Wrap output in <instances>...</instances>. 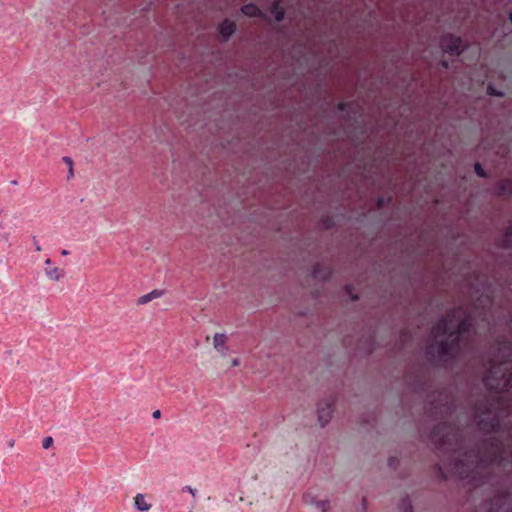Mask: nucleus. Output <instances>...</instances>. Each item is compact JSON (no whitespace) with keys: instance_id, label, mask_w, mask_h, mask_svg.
<instances>
[{"instance_id":"5","label":"nucleus","mask_w":512,"mask_h":512,"mask_svg":"<svg viewBox=\"0 0 512 512\" xmlns=\"http://www.w3.org/2000/svg\"><path fill=\"white\" fill-rule=\"evenodd\" d=\"M510 494L507 490L500 491L493 499L491 503V511L495 512H508L506 504L509 501Z\"/></svg>"},{"instance_id":"10","label":"nucleus","mask_w":512,"mask_h":512,"mask_svg":"<svg viewBox=\"0 0 512 512\" xmlns=\"http://www.w3.org/2000/svg\"><path fill=\"white\" fill-rule=\"evenodd\" d=\"M241 12L249 17H261L262 11L253 3L246 4L241 7Z\"/></svg>"},{"instance_id":"35","label":"nucleus","mask_w":512,"mask_h":512,"mask_svg":"<svg viewBox=\"0 0 512 512\" xmlns=\"http://www.w3.org/2000/svg\"><path fill=\"white\" fill-rule=\"evenodd\" d=\"M2 238H4V239H6V240H7V239H8V234H7V233L3 234V235H2Z\"/></svg>"},{"instance_id":"6","label":"nucleus","mask_w":512,"mask_h":512,"mask_svg":"<svg viewBox=\"0 0 512 512\" xmlns=\"http://www.w3.org/2000/svg\"><path fill=\"white\" fill-rule=\"evenodd\" d=\"M495 189L497 195L512 198V180L502 179L498 181Z\"/></svg>"},{"instance_id":"12","label":"nucleus","mask_w":512,"mask_h":512,"mask_svg":"<svg viewBox=\"0 0 512 512\" xmlns=\"http://www.w3.org/2000/svg\"><path fill=\"white\" fill-rule=\"evenodd\" d=\"M45 274L49 279L54 280V281H59L64 276L63 270H60L57 267H53V268L47 267L45 269Z\"/></svg>"},{"instance_id":"19","label":"nucleus","mask_w":512,"mask_h":512,"mask_svg":"<svg viewBox=\"0 0 512 512\" xmlns=\"http://www.w3.org/2000/svg\"><path fill=\"white\" fill-rule=\"evenodd\" d=\"M313 276H314L315 278H320V277H321V278H323L324 280H326V279H327V275L321 276V275L319 274L318 266H315V267H314V270H313Z\"/></svg>"},{"instance_id":"24","label":"nucleus","mask_w":512,"mask_h":512,"mask_svg":"<svg viewBox=\"0 0 512 512\" xmlns=\"http://www.w3.org/2000/svg\"><path fill=\"white\" fill-rule=\"evenodd\" d=\"M345 106H346V103H345V102H340V103L338 104V109L342 111V110H344V109H345Z\"/></svg>"},{"instance_id":"2","label":"nucleus","mask_w":512,"mask_h":512,"mask_svg":"<svg viewBox=\"0 0 512 512\" xmlns=\"http://www.w3.org/2000/svg\"><path fill=\"white\" fill-rule=\"evenodd\" d=\"M474 325L472 315L463 308L453 309L431 330L426 348L428 360L436 366L447 367L468 346V337Z\"/></svg>"},{"instance_id":"32","label":"nucleus","mask_w":512,"mask_h":512,"mask_svg":"<svg viewBox=\"0 0 512 512\" xmlns=\"http://www.w3.org/2000/svg\"><path fill=\"white\" fill-rule=\"evenodd\" d=\"M325 503L324 502H321V507H322V511L325 512Z\"/></svg>"},{"instance_id":"38","label":"nucleus","mask_w":512,"mask_h":512,"mask_svg":"<svg viewBox=\"0 0 512 512\" xmlns=\"http://www.w3.org/2000/svg\"><path fill=\"white\" fill-rule=\"evenodd\" d=\"M389 464L392 465L393 464V458H390L389 459Z\"/></svg>"},{"instance_id":"30","label":"nucleus","mask_w":512,"mask_h":512,"mask_svg":"<svg viewBox=\"0 0 512 512\" xmlns=\"http://www.w3.org/2000/svg\"><path fill=\"white\" fill-rule=\"evenodd\" d=\"M45 264L46 265H50L51 264V259L50 258L46 259Z\"/></svg>"},{"instance_id":"14","label":"nucleus","mask_w":512,"mask_h":512,"mask_svg":"<svg viewBox=\"0 0 512 512\" xmlns=\"http://www.w3.org/2000/svg\"><path fill=\"white\" fill-rule=\"evenodd\" d=\"M225 343H226L225 334H222V333L215 334V336L213 338V345H214L215 349H217L218 351H222L225 347Z\"/></svg>"},{"instance_id":"13","label":"nucleus","mask_w":512,"mask_h":512,"mask_svg":"<svg viewBox=\"0 0 512 512\" xmlns=\"http://www.w3.org/2000/svg\"><path fill=\"white\" fill-rule=\"evenodd\" d=\"M162 294L163 292L160 290H153L150 293L141 296L137 303L140 305L146 304L155 298H159Z\"/></svg>"},{"instance_id":"33","label":"nucleus","mask_w":512,"mask_h":512,"mask_svg":"<svg viewBox=\"0 0 512 512\" xmlns=\"http://www.w3.org/2000/svg\"><path fill=\"white\" fill-rule=\"evenodd\" d=\"M439 471L441 472V474L443 475L444 478H446V475H444V472L442 471V468L439 466Z\"/></svg>"},{"instance_id":"4","label":"nucleus","mask_w":512,"mask_h":512,"mask_svg":"<svg viewBox=\"0 0 512 512\" xmlns=\"http://www.w3.org/2000/svg\"><path fill=\"white\" fill-rule=\"evenodd\" d=\"M334 407V399L330 398L324 403L319 404L318 407V419L321 426L326 425L331 419Z\"/></svg>"},{"instance_id":"28","label":"nucleus","mask_w":512,"mask_h":512,"mask_svg":"<svg viewBox=\"0 0 512 512\" xmlns=\"http://www.w3.org/2000/svg\"><path fill=\"white\" fill-rule=\"evenodd\" d=\"M61 254H62L63 256H66V255H68V254H69V251H68V250H66V249H64V250H62V251H61Z\"/></svg>"},{"instance_id":"18","label":"nucleus","mask_w":512,"mask_h":512,"mask_svg":"<svg viewBox=\"0 0 512 512\" xmlns=\"http://www.w3.org/2000/svg\"><path fill=\"white\" fill-rule=\"evenodd\" d=\"M62 160L68 166V168L73 166V160L69 156H64Z\"/></svg>"},{"instance_id":"26","label":"nucleus","mask_w":512,"mask_h":512,"mask_svg":"<svg viewBox=\"0 0 512 512\" xmlns=\"http://www.w3.org/2000/svg\"><path fill=\"white\" fill-rule=\"evenodd\" d=\"M68 170H69V175H68V179H69L70 177L73 176V166L69 167Z\"/></svg>"},{"instance_id":"34","label":"nucleus","mask_w":512,"mask_h":512,"mask_svg":"<svg viewBox=\"0 0 512 512\" xmlns=\"http://www.w3.org/2000/svg\"><path fill=\"white\" fill-rule=\"evenodd\" d=\"M11 184H12V185H17V184H18V181H17V180H13V181H11Z\"/></svg>"},{"instance_id":"21","label":"nucleus","mask_w":512,"mask_h":512,"mask_svg":"<svg viewBox=\"0 0 512 512\" xmlns=\"http://www.w3.org/2000/svg\"><path fill=\"white\" fill-rule=\"evenodd\" d=\"M184 490L188 491L189 494H191L193 497L196 495V489L192 488L191 486L184 487Z\"/></svg>"},{"instance_id":"37","label":"nucleus","mask_w":512,"mask_h":512,"mask_svg":"<svg viewBox=\"0 0 512 512\" xmlns=\"http://www.w3.org/2000/svg\"><path fill=\"white\" fill-rule=\"evenodd\" d=\"M346 289H347V292H348L349 294H351L350 286H346Z\"/></svg>"},{"instance_id":"27","label":"nucleus","mask_w":512,"mask_h":512,"mask_svg":"<svg viewBox=\"0 0 512 512\" xmlns=\"http://www.w3.org/2000/svg\"><path fill=\"white\" fill-rule=\"evenodd\" d=\"M240 364L239 360L238 359H234L232 361V366H238Z\"/></svg>"},{"instance_id":"9","label":"nucleus","mask_w":512,"mask_h":512,"mask_svg":"<svg viewBox=\"0 0 512 512\" xmlns=\"http://www.w3.org/2000/svg\"><path fill=\"white\" fill-rule=\"evenodd\" d=\"M135 507L141 512H147L152 507V504L147 501V498L143 494H137L134 497Z\"/></svg>"},{"instance_id":"3","label":"nucleus","mask_w":512,"mask_h":512,"mask_svg":"<svg viewBox=\"0 0 512 512\" xmlns=\"http://www.w3.org/2000/svg\"><path fill=\"white\" fill-rule=\"evenodd\" d=\"M442 50L451 55H460L463 50V41L453 34H446L440 40Z\"/></svg>"},{"instance_id":"15","label":"nucleus","mask_w":512,"mask_h":512,"mask_svg":"<svg viewBox=\"0 0 512 512\" xmlns=\"http://www.w3.org/2000/svg\"><path fill=\"white\" fill-rule=\"evenodd\" d=\"M401 512H413L412 504L409 499H403L401 505Z\"/></svg>"},{"instance_id":"11","label":"nucleus","mask_w":512,"mask_h":512,"mask_svg":"<svg viewBox=\"0 0 512 512\" xmlns=\"http://www.w3.org/2000/svg\"><path fill=\"white\" fill-rule=\"evenodd\" d=\"M270 13L274 16L277 22H280L285 17V11L280 5V0H275L270 8Z\"/></svg>"},{"instance_id":"20","label":"nucleus","mask_w":512,"mask_h":512,"mask_svg":"<svg viewBox=\"0 0 512 512\" xmlns=\"http://www.w3.org/2000/svg\"><path fill=\"white\" fill-rule=\"evenodd\" d=\"M488 92L490 95H493V96H502V93L500 92H497L494 88L492 87H489L488 88Z\"/></svg>"},{"instance_id":"8","label":"nucleus","mask_w":512,"mask_h":512,"mask_svg":"<svg viewBox=\"0 0 512 512\" xmlns=\"http://www.w3.org/2000/svg\"><path fill=\"white\" fill-rule=\"evenodd\" d=\"M498 245L503 249L512 248V225L507 227L504 234L500 237Z\"/></svg>"},{"instance_id":"23","label":"nucleus","mask_w":512,"mask_h":512,"mask_svg":"<svg viewBox=\"0 0 512 512\" xmlns=\"http://www.w3.org/2000/svg\"><path fill=\"white\" fill-rule=\"evenodd\" d=\"M152 416L153 418L155 419H159L161 417V411L160 410H155L153 413H152Z\"/></svg>"},{"instance_id":"16","label":"nucleus","mask_w":512,"mask_h":512,"mask_svg":"<svg viewBox=\"0 0 512 512\" xmlns=\"http://www.w3.org/2000/svg\"><path fill=\"white\" fill-rule=\"evenodd\" d=\"M474 169H475V173L477 176L482 177V178L486 177V172L483 169V167L481 166V164L476 163L474 166Z\"/></svg>"},{"instance_id":"22","label":"nucleus","mask_w":512,"mask_h":512,"mask_svg":"<svg viewBox=\"0 0 512 512\" xmlns=\"http://www.w3.org/2000/svg\"><path fill=\"white\" fill-rule=\"evenodd\" d=\"M33 242H34V246H35V250L36 251H41V246L39 245L38 241L36 240V237H33Z\"/></svg>"},{"instance_id":"29","label":"nucleus","mask_w":512,"mask_h":512,"mask_svg":"<svg viewBox=\"0 0 512 512\" xmlns=\"http://www.w3.org/2000/svg\"><path fill=\"white\" fill-rule=\"evenodd\" d=\"M482 302H483V300H481V303H482ZM484 302H485V303H490V299H489V297H488V296H486V297H485Z\"/></svg>"},{"instance_id":"1","label":"nucleus","mask_w":512,"mask_h":512,"mask_svg":"<svg viewBox=\"0 0 512 512\" xmlns=\"http://www.w3.org/2000/svg\"><path fill=\"white\" fill-rule=\"evenodd\" d=\"M488 394L473 408V419L488 437L471 443L466 430L454 421L456 406L446 401L435 407L441 422L431 431L436 449L447 454L448 470L474 486L493 482L494 471H512V341L497 338L492 346L491 366L483 379Z\"/></svg>"},{"instance_id":"31","label":"nucleus","mask_w":512,"mask_h":512,"mask_svg":"<svg viewBox=\"0 0 512 512\" xmlns=\"http://www.w3.org/2000/svg\"><path fill=\"white\" fill-rule=\"evenodd\" d=\"M443 67L448 68V63L446 61L442 62Z\"/></svg>"},{"instance_id":"7","label":"nucleus","mask_w":512,"mask_h":512,"mask_svg":"<svg viewBox=\"0 0 512 512\" xmlns=\"http://www.w3.org/2000/svg\"><path fill=\"white\" fill-rule=\"evenodd\" d=\"M218 30H219L220 35L225 40H228L232 36V34L235 32L236 24L229 19H225L219 24Z\"/></svg>"},{"instance_id":"36","label":"nucleus","mask_w":512,"mask_h":512,"mask_svg":"<svg viewBox=\"0 0 512 512\" xmlns=\"http://www.w3.org/2000/svg\"><path fill=\"white\" fill-rule=\"evenodd\" d=\"M351 298H352V300L358 299V297L356 295H351Z\"/></svg>"},{"instance_id":"17","label":"nucleus","mask_w":512,"mask_h":512,"mask_svg":"<svg viewBox=\"0 0 512 512\" xmlns=\"http://www.w3.org/2000/svg\"><path fill=\"white\" fill-rule=\"evenodd\" d=\"M53 442H54L53 438L50 436H47L42 441V447L44 449H49L53 445Z\"/></svg>"},{"instance_id":"25","label":"nucleus","mask_w":512,"mask_h":512,"mask_svg":"<svg viewBox=\"0 0 512 512\" xmlns=\"http://www.w3.org/2000/svg\"><path fill=\"white\" fill-rule=\"evenodd\" d=\"M511 323H512V318H511V317H509V318L507 319V321H506V325H507V328H508L509 330H511Z\"/></svg>"},{"instance_id":"39","label":"nucleus","mask_w":512,"mask_h":512,"mask_svg":"<svg viewBox=\"0 0 512 512\" xmlns=\"http://www.w3.org/2000/svg\"><path fill=\"white\" fill-rule=\"evenodd\" d=\"M509 18H510V21H511V23H512V13L510 14V17H509Z\"/></svg>"}]
</instances>
